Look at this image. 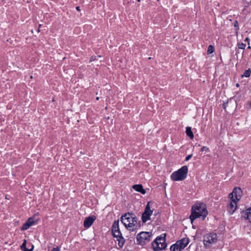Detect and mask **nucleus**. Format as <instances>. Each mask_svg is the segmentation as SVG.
Segmentation results:
<instances>
[{
    "mask_svg": "<svg viewBox=\"0 0 251 251\" xmlns=\"http://www.w3.org/2000/svg\"><path fill=\"white\" fill-rule=\"evenodd\" d=\"M93 60H94V59H93V57H91V59H90V61H93Z\"/></svg>",
    "mask_w": 251,
    "mask_h": 251,
    "instance_id": "28",
    "label": "nucleus"
},
{
    "mask_svg": "<svg viewBox=\"0 0 251 251\" xmlns=\"http://www.w3.org/2000/svg\"><path fill=\"white\" fill-rule=\"evenodd\" d=\"M236 86L237 87H239V84L238 83H237V84H236Z\"/></svg>",
    "mask_w": 251,
    "mask_h": 251,
    "instance_id": "29",
    "label": "nucleus"
},
{
    "mask_svg": "<svg viewBox=\"0 0 251 251\" xmlns=\"http://www.w3.org/2000/svg\"><path fill=\"white\" fill-rule=\"evenodd\" d=\"M138 0V1H140V0Z\"/></svg>",
    "mask_w": 251,
    "mask_h": 251,
    "instance_id": "31",
    "label": "nucleus"
},
{
    "mask_svg": "<svg viewBox=\"0 0 251 251\" xmlns=\"http://www.w3.org/2000/svg\"><path fill=\"white\" fill-rule=\"evenodd\" d=\"M187 173V166H183L177 171L173 173L171 176V178L174 181H181L186 177Z\"/></svg>",
    "mask_w": 251,
    "mask_h": 251,
    "instance_id": "4",
    "label": "nucleus"
},
{
    "mask_svg": "<svg viewBox=\"0 0 251 251\" xmlns=\"http://www.w3.org/2000/svg\"><path fill=\"white\" fill-rule=\"evenodd\" d=\"M244 217L245 219H247L251 223V208H250L246 210L244 212Z\"/></svg>",
    "mask_w": 251,
    "mask_h": 251,
    "instance_id": "14",
    "label": "nucleus"
},
{
    "mask_svg": "<svg viewBox=\"0 0 251 251\" xmlns=\"http://www.w3.org/2000/svg\"><path fill=\"white\" fill-rule=\"evenodd\" d=\"M60 248L59 247H56V248H54L51 251H60Z\"/></svg>",
    "mask_w": 251,
    "mask_h": 251,
    "instance_id": "24",
    "label": "nucleus"
},
{
    "mask_svg": "<svg viewBox=\"0 0 251 251\" xmlns=\"http://www.w3.org/2000/svg\"><path fill=\"white\" fill-rule=\"evenodd\" d=\"M21 249L24 251H32L33 249V246H32L31 249H27L26 248V240H25L24 243L22 244L21 246Z\"/></svg>",
    "mask_w": 251,
    "mask_h": 251,
    "instance_id": "18",
    "label": "nucleus"
},
{
    "mask_svg": "<svg viewBox=\"0 0 251 251\" xmlns=\"http://www.w3.org/2000/svg\"><path fill=\"white\" fill-rule=\"evenodd\" d=\"M186 133L187 136H188L190 139H193L194 138V134L191 127L187 126L186 127Z\"/></svg>",
    "mask_w": 251,
    "mask_h": 251,
    "instance_id": "16",
    "label": "nucleus"
},
{
    "mask_svg": "<svg viewBox=\"0 0 251 251\" xmlns=\"http://www.w3.org/2000/svg\"><path fill=\"white\" fill-rule=\"evenodd\" d=\"M166 234L157 237L152 243V248L154 251L164 249L167 244L165 243Z\"/></svg>",
    "mask_w": 251,
    "mask_h": 251,
    "instance_id": "5",
    "label": "nucleus"
},
{
    "mask_svg": "<svg viewBox=\"0 0 251 251\" xmlns=\"http://www.w3.org/2000/svg\"><path fill=\"white\" fill-rule=\"evenodd\" d=\"M117 230H119V221H115L113 224L112 231L114 232Z\"/></svg>",
    "mask_w": 251,
    "mask_h": 251,
    "instance_id": "17",
    "label": "nucleus"
},
{
    "mask_svg": "<svg viewBox=\"0 0 251 251\" xmlns=\"http://www.w3.org/2000/svg\"><path fill=\"white\" fill-rule=\"evenodd\" d=\"M150 203V202H148L142 215V220L144 223L150 220V217L152 214L153 210L151 209Z\"/></svg>",
    "mask_w": 251,
    "mask_h": 251,
    "instance_id": "8",
    "label": "nucleus"
},
{
    "mask_svg": "<svg viewBox=\"0 0 251 251\" xmlns=\"http://www.w3.org/2000/svg\"><path fill=\"white\" fill-rule=\"evenodd\" d=\"M113 235L115 238H116L117 241H118V245L120 247H122L125 242V240L122 236L121 232L119 230H117L114 232H112Z\"/></svg>",
    "mask_w": 251,
    "mask_h": 251,
    "instance_id": "9",
    "label": "nucleus"
},
{
    "mask_svg": "<svg viewBox=\"0 0 251 251\" xmlns=\"http://www.w3.org/2000/svg\"><path fill=\"white\" fill-rule=\"evenodd\" d=\"M179 246L181 248V249L183 250L184 249L188 244L189 242V240L188 238H184L181 239V240L178 241L176 242Z\"/></svg>",
    "mask_w": 251,
    "mask_h": 251,
    "instance_id": "12",
    "label": "nucleus"
},
{
    "mask_svg": "<svg viewBox=\"0 0 251 251\" xmlns=\"http://www.w3.org/2000/svg\"><path fill=\"white\" fill-rule=\"evenodd\" d=\"M242 190L240 188H235L232 192L229 195L230 200L227 205V212L232 214L237 208V203L241 197Z\"/></svg>",
    "mask_w": 251,
    "mask_h": 251,
    "instance_id": "1",
    "label": "nucleus"
},
{
    "mask_svg": "<svg viewBox=\"0 0 251 251\" xmlns=\"http://www.w3.org/2000/svg\"><path fill=\"white\" fill-rule=\"evenodd\" d=\"M207 214L206 206L203 203L196 204L192 207L191 214L190 219L191 222L198 218L201 217L202 220L204 219Z\"/></svg>",
    "mask_w": 251,
    "mask_h": 251,
    "instance_id": "3",
    "label": "nucleus"
},
{
    "mask_svg": "<svg viewBox=\"0 0 251 251\" xmlns=\"http://www.w3.org/2000/svg\"><path fill=\"white\" fill-rule=\"evenodd\" d=\"M192 154L187 156L185 158V161H188L189 159H190V158L192 157Z\"/></svg>",
    "mask_w": 251,
    "mask_h": 251,
    "instance_id": "23",
    "label": "nucleus"
},
{
    "mask_svg": "<svg viewBox=\"0 0 251 251\" xmlns=\"http://www.w3.org/2000/svg\"><path fill=\"white\" fill-rule=\"evenodd\" d=\"M121 221L130 230H133L137 226V218L132 213H125L121 216Z\"/></svg>",
    "mask_w": 251,
    "mask_h": 251,
    "instance_id": "2",
    "label": "nucleus"
},
{
    "mask_svg": "<svg viewBox=\"0 0 251 251\" xmlns=\"http://www.w3.org/2000/svg\"><path fill=\"white\" fill-rule=\"evenodd\" d=\"M234 26L235 27H237V28H238V22L237 21H235L234 23Z\"/></svg>",
    "mask_w": 251,
    "mask_h": 251,
    "instance_id": "25",
    "label": "nucleus"
},
{
    "mask_svg": "<svg viewBox=\"0 0 251 251\" xmlns=\"http://www.w3.org/2000/svg\"><path fill=\"white\" fill-rule=\"evenodd\" d=\"M76 9L77 10H78V11H80V7H79V6H76Z\"/></svg>",
    "mask_w": 251,
    "mask_h": 251,
    "instance_id": "26",
    "label": "nucleus"
},
{
    "mask_svg": "<svg viewBox=\"0 0 251 251\" xmlns=\"http://www.w3.org/2000/svg\"><path fill=\"white\" fill-rule=\"evenodd\" d=\"M182 250L177 242L172 245L170 247L171 251H181Z\"/></svg>",
    "mask_w": 251,
    "mask_h": 251,
    "instance_id": "15",
    "label": "nucleus"
},
{
    "mask_svg": "<svg viewBox=\"0 0 251 251\" xmlns=\"http://www.w3.org/2000/svg\"><path fill=\"white\" fill-rule=\"evenodd\" d=\"M201 151H205V152H208L209 151V149L206 147V146H203L202 147L201 149Z\"/></svg>",
    "mask_w": 251,
    "mask_h": 251,
    "instance_id": "22",
    "label": "nucleus"
},
{
    "mask_svg": "<svg viewBox=\"0 0 251 251\" xmlns=\"http://www.w3.org/2000/svg\"><path fill=\"white\" fill-rule=\"evenodd\" d=\"M35 224V222L33 218H29L27 221L23 225L21 230H25L27 229L30 226Z\"/></svg>",
    "mask_w": 251,
    "mask_h": 251,
    "instance_id": "11",
    "label": "nucleus"
},
{
    "mask_svg": "<svg viewBox=\"0 0 251 251\" xmlns=\"http://www.w3.org/2000/svg\"><path fill=\"white\" fill-rule=\"evenodd\" d=\"M152 236L151 232H141L138 234L136 237L137 241L139 244L142 245L150 241Z\"/></svg>",
    "mask_w": 251,
    "mask_h": 251,
    "instance_id": "7",
    "label": "nucleus"
},
{
    "mask_svg": "<svg viewBox=\"0 0 251 251\" xmlns=\"http://www.w3.org/2000/svg\"><path fill=\"white\" fill-rule=\"evenodd\" d=\"M214 48L212 45H209L207 49V53L210 54L214 52Z\"/></svg>",
    "mask_w": 251,
    "mask_h": 251,
    "instance_id": "20",
    "label": "nucleus"
},
{
    "mask_svg": "<svg viewBox=\"0 0 251 251\" xmlns=\"http://www.w3.org/2000/svg\"><path fill=\"white\" fill-rule=\"evenodd\" d=\"M217 241V235L214 233H209L204 235L203 242L206 248H210L212 245L215 244Z\"/></svg>",
    "mask_w": 251,
    "mask_h": 251,
    "instance_id": "6",
    "label": "nucleus"
},
{
    "mask_svg": "<svg viewBox=\"0 0 251 251\" xmlns=\"http://www.w3.org/2000/svg\"><path fill=\"white\" fill-rule=\"evenodd\" d=\"M99 97H97V98H96V100H99Z\"/></svg>",
    "mask_w": 251,
    "mask_h": 251,
    "instance_id": "30",
    "label": "nucleus"
},
{
    "mask_svg": "<svg viewBox=\"0 0 251 251\" xmlns=\"http://www.w3.org/2000/svg\"><path fill=\"white\" fill-rule=\"evenodd\" d=\"M246 46V44L243 43L238 44V48L240 49H245Z\"/></svg>",
    "mask_w": 251,
    "mask_h": 251,
    "instance_id": "21",
    "label": "nucleus"
},
{
    "mask_svg": "<svg viewBox=\"0 0 251 251\" xmlns=\"http://www.w3.org/2000/svg\"><path fill=\"white\" fill-rule=\"evenodd\" d=\"M96 219V218L95 216H89L86 218L84 221V226L87 228H89L92 226Z\"/></svg>",
    "mask_w": 251,
    "mask_h": 251,
    "instance_id": "10",
    "label": "nucleus"
},
{
    "mask_svg": "<svg viewBox=\"0 0 251 251\" xmlns=\"http://www.w3.org/2000/svg\"><path fill=\"white\" fill-rule=\"evenodd\" d=\"M132 188L135 191L140 192L142 194H145L146 191L143 189V186L141 184H136L132 186Z\"/></svg>",
    "mask_w": 251,
    "mask_h": 251,
    "instance_id": "13",
    "label": "nucleus"
},
{
    "mask_svg": "<svg viewBox=\"0 0 251 251\" xmlns=\"http://www.w3.org/2000/svg\"><path fill=\"white\" fill-rule=\"evenodd\" d=\"M251 73V70L250 69H249L245 71L244 74L242 75V77H248L250 76Z\"/></svg>",
    "mask_w": 251,
    "mask_h": 251,
    "instance_id": "19",
    "label": "nucleus"
},
{
    "mask_svg": "<svg viewBox=\"0 0 251 251\" xmlns=\"http://www.w3.org/2000/svg\"><path fill=\"white\" fill-rule=\"evenodd\" d=\"M248 40H249L248 38H246L245 39V41H248Z\"/></svg>",
    "mask_w": 251,
    "mask_h": 251,
    "instance_id": "27",
    "label": "nucleus"
}]
</instances>
